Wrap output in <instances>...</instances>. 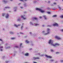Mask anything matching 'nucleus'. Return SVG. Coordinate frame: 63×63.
<instances>
[{
  "instance_id": "obj_1",
  "label": "nucleus",
  "mask_w": 63,
  "mask_h": 63,
  "mask_svg": "<svg viewBox=\"0 0 63 63\" xmlns=\"http://www.w3.org/2000/svg\"><path fill=\"white\" fill-rule=\"evenodd\" d=\"M48 43L50 44H51V46H52L53 47H56V46H59V44L57 43H56L55 44H53V42L52 41H51V40H50L48 42Z\"/></svg>"
},
{
  "instance_id": "obj_2",
  "label": "nucleus",
  "mask_w": 63,
  "mask_h": 63,
  "mask_svg": "<svg viewBox=\"0 0 63 63\" xmlns=\"http://www.w3.org/2000/svg\"><path fill=\"white\" fill-rule=\"evenodd\" d=\"M35 9L36 10H38V11H40V12H41V13H44L45 12V11H44L41 9H40L39 8H37Z\"/></svg>"
},
{
  "instance_id": "obj_3",
  "label": "nucleus",
  "mask_w": 63,
  "mask_h": 63,
  "mask_svg": "<svg viewBox=\"0 0 63 63\" xmlns=\"http://www.w3.org/2000/svg\"><path fill=\"white\" fill-rule=\"evenodd\" d=\"M47 33L44 34V35H47V34H49V31L50 30V29H49L48 28H47Z\"/></svg>"
},
{
  "instance_id": "obj_4",
  "label": "nucleus",
  "mask_w": 63,
  "mask_h": 63,
  "mask_svg": "<svg viewBox=\"0 0 63 63\" xmlns=\"http://www.w3.org/2000/svg\"><path fill=\"white\" fill-rule=\"evenodd\" d=\"M55 38L56 39H57L58 40H61V38H60V37L58 36H56L55 37Z\"/></svg>"
},
{
  "instance_id": "obj_5",
  "label": "nucleus",
  "mask_w": 63,
  "mask_h": 63,
  "mask_svg": "<svg viewBox=\"0 0 63 63\" xmlns=\"http://www.w3.org/2000/svg\"><path fill=\"white\" fill-rule=\"evenodd\" d=\"M53 25L54 26H57V27H58V26H59L58 24H57V23H55L54 24H53Z\"/></svg>"
},
{
  "instance_id": "obj_6",
  "label": "nucleus",
  "mask_w": 63,
  "mask_h": 63,
  "mask_svg": "<svg viewBox=\"0 0 63 63\" xmlns=\"http://www.w3.org/2000/svg\"><path fill=\"white\" fill-rule=\"evenodd\" d=\"M47 10H56L57 9L56 8H47Z\"/></svg>"
},
{
  "instance_id": "obj_7",
  "label": "nucleus",
  "mask_w": 63,
  "mask_h": 63,
  "mask_svg": "<svg viewBox=\"0 0 63 63\" xmlns=\"http://www.w3.org/2000/svg\"><path fill=\"white\" fill-rule=\"evenodd\" d=\"M45 56L47 58H52L51 56H48L47 55H46Z\"/></svg>"
},
{
  "instance_id": "obj_8",
  "label": "nucleus",
  "mask_w": 63,
  "mask_h": 63,
  "mask_svg": "<svg viewBox=\"0 0 63 63\" xmlns=\"http://www.w3.org/2000/svg\"><path fill=\"white\" fill-rule=\"evenodd\" d=\"M9 16V14H7L5 16V17L6 18H8Z\"/></svg>"
},
{
  "instance_id": "obj_9",
  "label": "nucleus",
  "mask_w": 63,
  "mask_h": 63,
  "mask_svg": "<svg viewBox=\"0 0 63 63\" xmlns=\"http://www.w3.org/2000/svg\"><path fill=\"white\" fill-rule=\"evenodd\" d=\"M43 17H44V19L45 20L47 19V16L46 15H44L43 16Z\"/></svg>"
},
{
  "instance_id": "obj_10",
  "label": "nucleus",
  "mask_w": 63,
  "mask_h": 63,
  "mask_svg": "<svg viewBox=\"0 0 63 63\" xmlns=\"http://www.w3.org/2000/svg\"><path fill=\"white\" fill-rule=\"evenodd\" d=\"M29 55V54L28 53H26L25 54V56H28Z\"/></svg>"
},
{
  "instance_id": "obj_11",
  "label": "nucleus",
  "mask_w": 63,
  "mask_h": 63,
  "mask_svg": "<svg viewBox=\"0 0 63 63\" xmlns=\"http://www.w3.org/2000/svg\"><path fill=\"white\" fill-rule=\"evenodd\" d=\"M21 17H22V18H23V19H26V18H24V17L23 16H21Z\"/></svg>"
},
{
  "instance_id": "obj_12",
  "label": "nucleus",
  "mask_w": 63,
  "mask_h": 63,
  "mask_svg": "<svg viewBox=\"0 0 63 63\" xmlns=\"http://www.w3.org/2000/svg\"><path fill=\"white\" fill-rule=\"evenodd\" d=\"M3 2H4V3H5L6 4V3H7V2H8V1H5V0H3Z\"/></svg>"
},
{
  "instance_id": "obj_13",
  "label": "nucleus",
  "mask_w": 63,
  "mask_h": 63,
  "mask_svg": "<svg viewBox=\"0 0 63 63\" xmlns=\"http://www.w3.org/2000/svg\"><path fill=\"white\" fill-rule=\"evenodd\" d=\"M20 20H21V18H19L17 19V21H20Z\"/></svg>"
},
{
  "instance_id": "obj_14",
  "label": "nucleus",
  "mask_w": 63,
  "mask_h": 63,
  "mask_svg": "<svg viewBox=\"0 0 63 63\" xmlns=\"http://www.w3.org/2000/svg\"><path fill=\"white\" fill-rule=\"evenodd\" d=\"M6 15V14L4 13H2V16H5V15Z\"/></svg>"
},
{
  "instance_id": "obj_15",
  "label": "nucleus",
  "mask_w": 63,
  "mask_h": 63,
  "mask_svg": "<svg viewBox=\"0 0 63 63\" xmlns=\"http://www.w3.org/2000/svg\"><path fill=\"white\" fill-rule=\"evenodd\" d=\"M25 42L26 43H27V44H28L29 43V41H28V40H26Z\"/></svg>"
},
{
  "instance_id": "obj_16",
  "label": "nucleus",
  "mask_w": 63,
  "mask_h": 63,
  "mask_svg": "<svg viewBox=\"0 0 63 63\" xmlns=\"http://www.w3.org/2000/svg\"><path fill=\"white\" fill-rule=\"evenodd\" d=\"M30 25H33V23H32V22H30Z\"/></svg>"
},
{
  "instance_id": "obj_17",
  "label": "nucleus",
  "mask_w": 63,
  "mask_h": 63,
  "mask_svg": "<svg viewBox=\"0 0 63 63\" xmlns=\"http://www.w3.org/2000/svg\"><path fill=\"white\" fill-rule=\"evenodd\" d=\"M9 33H10V34H11V35L14 34V33L13 32H9Z\"/></svg>"
},
{
  "instance_id": "obj_18",
  "label": "nucleus",
  "mask_w": 63,
  "mask_h": 63,
  "mask_svg": "<svg viewBox=\"0 0 63 63\" xmlns=\"http://www.w3.org/2000/svg\"><path fill=\"white\" fill-rule=\"evenodd\" d=\"M23 26L22 25L21 27V30H22V29H23Z\"/></svg>"
},
{
  "instance_id": "obj_19",
  "label": "nucleus",
  "mask_w": 63,
  "mask_h": 63,
  "mask_svg": "<svg viewBox=\"0 0 63 63\" xmlns=\"http://www.w3.org/2000/svg\"><path fill=\"white\" fill-rule=\"evenodd\" d=\"M13 10H14L15 12H16V11L17 10V9H16V8H14L13 9Z\"/></svg>"
},
{
  "instance_id": "obj_20",
  "label": "nucleus",
  "mask_w": 63,
  "mask_h": 63,
  "mask_svg": "<svg viewBox=\"0 0 63 63\" xmlns=\"http://www.w3.org/2000/svg\"><path fill=\"white\" fill-rule=\"evenodd\" d=\"M57 16V15H54L52 16V17H56Z\"/></svg>"
},
{
  "instance_id": "obj_21",
  "label": "nucleus",
  "mask_w": 63,
  "mask_h": 63,
  "mask_svg": "<svg viewBox=\"0 0 63 63\" xmlns=\"http://www.w3.org/2000/svg\"><path fill=\"white\" fill-rule=\"evenodd\" d=\"M14 25L15 26V27H18V25H16V24H15Z\"/></svg>"
},
{
  "instance_id": "obj_22",
  "label": "nucleus",
  "mask_w": 63,
  "mask_h": 63,
  "mask_svg": "<svg viewBox=\"0 0 63 63\" xmlns=\"http://www.w3.org/2000/svg\"><path fill=\"white\" fill-rule=\"evenodd\" d=\"M33 19H35V20H37V19H38L36 17H33Z\"/></svg>"
},
{
  "instance_id": "obj_23",
  "label": "nucleus",
  "mask_w": 63,
  "mask_h": 63,
  "mask_svg": "<svg viewBox=\"0 0 63 63\" xmlns=\"http://www.w3.org/2000/svg\"><path fill=\"white\" fill-rule=\"evenodd\" d=\"M10 48V46H8V47H6V49H8V48Z\"/></svg>"
},
{
  "instance_id": "obj_24",
  "label": "nucleus",
  "mask_w": 63,
  "mask_h": 63,
  "mask_svg": "<svg viewBox=\"0 0 63 63\" xmlns=\"http://www.w3.org/2000/svg\"><path fill=\"white\" fill-rule=\"evenodd\" d=\"M50 61L51 62H53V61H54V60L53 59H51L50 60Z\"/></svg>"
},
{
  "instance_id": "obj_25",
  "label": "nucleus",
  "mask_w": 63,
  "mask_h": 63,
  "mask_svg": "<svg viewBox=\"0 0 63 63\" xmlns=\"http://www.w3.org/2000/svg\"><path fill=\"white\" fill-rule=\"evenodd\" d=\"M47 13L48 14H50V12H47Z\"/></svg>"
},
{
  "instance_id": "obj_26",
  "label": "nucleus",
  "mask_w": 63,
  "mask_h": 63,
  "mask_svg": "<svg viewBox=\"0 0 63 63\" xmlns=\"http://www.w3.org/2000/svg\"><path fill=\"white\" fill-rule=\"evenodd\" d=\"M55 53L56 54H59V52H56Z\"/></svg>"
},
{
  "instance_id": "obj_27",
  "label": "nucleus",
  "mask_w": 63,
  "mask_h": 63,
  "mask_svg": "<svg viewBox=\"0 0 63 63\" xmlns=\"http://www.w3.org/2000/svg\"><path fill=\"white\" fill-rule=\"evenodd\" d=\"M15 47H16V48H18V46H15Z\"/></svg>"
},
{
  "instance_id": "obj_28",
  "label": "nucleus",
  "mask_w": 63,
  "mask_h": 63,
  "mask_svg": "<svg viewBox=\"0 0 63 63\" xmlns=\"http://www.w3.org/2000/svg\"><path fill=\"white\" fill-rule=\"evenodd\" d=\"M60 17H62V18H63V15H61Z\"/></svg>"
},
{
  "instance_id": "obj_29",
  "label": "nucleus",
  "mask_w": 63,
  "mask_h": 63,
  "mask_svg": "<svg viewBox=\"0 0 63 63\" xmlns=\"http://www.w3.org/2000/svg\"><path fill=\"white\" fill-rule=\"evenodd\" d=\"M39 25V24H35V26H37V25Z\"/></svg>"
},
{
  "instance_id": "obj_30",
  "label": "nucleus",
  "mask_w": 63,
  "mask_h": 63,
  "mask_svg": "<svg viewBox=\"0 0 63 63\" xmlns=\"http://www.w3.org/2000/svg\"><path fill=\"white\" fill-rule=\"evenodd\" d=\"M36 59H39V58L38 57L36 58Z\"/></svg>"
},
{
  "instance_id": "obj_31",
  "label": "nucleus",
  "mask_w": 63,
  "mask_h": 63,
  "mask_svg": "<svg viewBox=\"0 0 63 63\" xmlns=\"http://www.w3.org/2000/svg\"><path fill=\"white\" fill-rule=\"evenodd\" d=\"M33 59L36 60V58L35 57H33Z\"/></svg>"
},
{
  "instance_id": "obj_32",
  "label": "nucleus",
  "mask_w": 63,
  "mask_h": 63,
  "mask_svg": "<svg viewBox=\"0 0 63 63\" xmlns=\"http://www.w3.org/2000/svg\"><path fill=\"white\" fill-rule=\"evenodd\" d=\"M53 4H54V5H56V3H55V2H54L53 3Z\"/></svg>"
},
{
  "instance_id": "obj_33",
  "label": "nucleus",
  "mask_w": 63,
  "mask_h": 63,
  "mask_svg": "<svg viewBox=\"0 0 63 63\" xmlns=\"http://www.w3.org/2000/svg\"><path fill=\"white\" fill-rule=\"evenodd\" d=\"M12 40H14L15 39V38H11Z\"/></svg>"
},
{
  "instance_id": "obj_34",
  "label": "nucleus",
  "mask_w": 63,
  "mask_h": 63,
  "mask_svg": "<svg viewBox=\"0 0 63 63\" xmlns=\"http://www.w3.org/2000/svg\"><path fill=\"white\" fill-rule=\"evenodd\" d=\"M22 45V43L20 44V47H21V46Z\"/></svg>"
},
{
  "instance_id": "obj_35",
  "label": "nucleus",
  "mask_w": 63,
  "mask_h": 63,
  "mask_svg": "<svg viewBox=\"0 0 63 63\" xmlns=\"http://www.w3.org/2000/svg\"><path fill=\"white\" fill-rule=\"evenodd\" d=\"M19 1H22V2H24V0H19Z\"/></svg>"
},
{
  "instance_id": "obj_36",
  "label": "nucleus",
  "mask_w": 63,
  "mask_h": 63,
  "mask_svg": "<svg viewBox=\"0 0 63 63\" xmlns=\"http://www.w3.org/2000/svg\"><path fill=\"white\" fill-rule=\"evenodd\" d=\"M5 8H10V7H5Z\"/></svg>"
},
{
  "instance_id": "obj_37",
  "label": "nucleus",
  "mask_w": 63,
  "mask_h": 63,
  "mask_svg": "<svg viewBox=\"0 0 63 63\" xmlns=\"http://www.w3.org/2000/svg\"><path fill=\"white\" fill-rule=\"evenodd\" d=\"M38 38L39 39H42V38L40 37H39Z\"/></svg>"
},
{
  "instance_id": "obj_38",
  "label": "nucleus",
  "mask_w": 63,
  "mask_h": 63,
  "mask_svg": "<svg viewBox=\"0 0 63 63\" xmlns=\"http://www.w3.org/2000/svg\"><path fill=\"white\" fill-rule=\"evenodd\" d=\"M47 26H49V27H51V26L50 25H48Z\"/></svg>"
},
{
  "instance_id": "obj_39",
  "label": "nucleus",
  "mask_w": 63,
  "mask_h": 63,
  "mask_svg": "<svg viewBox=\"0 0 63 63\" xmlns=\"http://www.w3.org/2000/svg\"><path fill=\"white\" fill-rule=\"evenodd\" d=\"M20 34H24L22 32H20Z\"/></svg>"
},
{
  "instance_id": "obj_40",
  "label": "nucleus",
  "mask_w": 63,
  "mask_h": 63,
  "mask_svg": "<svg viewBox=\"0 0 63 63\" xmlns=\"http://www.w3.org/2000/svg\"><path fill=\"white\" fill-rule=\"evenodd\" d=\"M3 47H0V48H3Z\"/></svg>"
},
{
  "instance_id": "obj_41",
  "label": "nucleus",
  "mask_w": 63,
  "mask_h": 63,
  "mask_svg": "<svg viewBox=\"0 0 63 63\" xmlns=\"http://www.w3.org/2000/svg\"><path fill=\"white\" fill-rule=\"evenodd\" d=\"M61 31H62V32H63V29H62L61 30Z\"/></svg>"
},
{
  "instance_id": "obj_42",
  "label": "nucleus",
  "mask_w": 63,
  "mask_h": 63,
  "mask_svg": "<svg viewBox=\"0 0 63 63\" xmlns=\"http://www.w3.org/2000/svg\"><path fill=\"white\" fill-rule=\"evenodd\" d=\"M45 32L44 31H43L42 32V33H45Z\"/></svg>"
},
{
  "instance_id": "obj_43",
  "label": "nucleus",
  "mask_w": 63,
  "mask_h": 63,
  "mask_svg": "<svg viewBox=\"0 0 63 63\" xmlns=\"http://www.w3.org/2000/svg\"><path fill=\"white\" fill-rule=\"evenodd\" d=\"M42 27H44V26H45V25H42Z\"/></svg>"
},
{
  "instance_id": "obj_44",
  "label": "nucleus",
  "mask_w": 63,
  "mask_h": 63,
  "mask_svg": "<svg viewBox=\"0 0 63 63\" xmlns=\"http://www.w3.org/2000/svg\"><path fill=\"white\" fill-rule=\"evenodd\" d=\"M21 24H18V26H21Z\"/></svg>"
},
{
  "instance_id": "obj_45",
  "label": "nucleus",
  "mask_w": 63,
  "mask_h": 63,
  "mask_svg": "<svg viewBox=\"0 0 63 63\" xmlns=\"http://www.w3.org/2000/svg\"><path fill=\"white\" fill-rule=\"evenodd\" d=\"M40 56H44V55H40Z\"/></svg>"
},
{
  "instance_id": "obj_46",
  "label": "nucleus",
  "mask_w": 63,
  "mask_h": 63,
  "mask_svg": "<svg viewBox=\"0 0 63 63\" xmlns=\"http://www.w3.org/2000/svg\"><path fill=\"white\" fill-rule=\"evenodd\" d=\"M20 4H21V3H19L18 4V5H20Z\"/></svg>"
},
{
  "instance_id": "obj_47",
  "label": "nucleus",
  "mask_w": 63,
  "mask_h": 63,
  "mask_svg": "<svg viewBox=\"0 0 63 63\" xmlns=\"http://www.w3.org/2000/svg\"><path fill=\"white\" fill-rule=\"evenodd\" d=\"M40 55V54L39 53L37 54L36 55Z\"/></svg>"
},
{
  "instance_id": "obj_48",
  "label": "nucleus",
  "mask_w": 63,
  "mask_h": 63,
  "mask_svg": "<svg viewBox=\"0 0 63 63\" xmlns=\"http://www.w3.org/2000/svg\"><path fill=\"white\" fill-rule=\"evenodd\" d=\"M24 14H26L27 13H26V12H24Z\"/></svg>"
},
{
  "instance_id": "obj_49",
  "label": "nucleus",
  "mask_w": 63,
  "mask_h": 63,
  "mask_svg": "<svg viewBox=\"0 0 63 63\" xmlns=\"http://www.w3.org/2000/svg\"><path fill=\"white\" fill-rule=\"evenodd\" d=\"M0 41H2V40L1 39H0Z\"/></svg>"
},
{
  "instance_id": "obj_50",
  "label": "nucleus",
  "mask_w": 63,
  "mask_h": 63,
  "mask_svg": "<svg viewBox=\"0 0 63 63\" xmlns=\"http://www.w3.org/2000/svg\"><path fill=\"white\" fill-rule=\"evenodd\" d=\"M30 34H32V33L31 32H30Z\"/></svg>"
},
{
  "instance_id": "obj_51",
  "label": "nucleus",
  "mask_w": 63,
  "mask_h": 63,
  "mask_svg": "<svg viewBox=\"0 0 63 63\" xmlns=\"http://www.w3.org/2000/svg\"><path fill=\"white\" fill-rule=\"evenodd\" d=\"M0 51H2L3 50L2 49H0Z\"/></svg>"
},
{
  "instance_id": "obj_52",
  "label": "nucleus",
  "mask_w": 63,
  "mask_h": 63,
  "mask_svg": "<svg viewBox=\"0 0 63 63\" xmlns=\"http://www.w3.org/2000/svg\"><path fill=\"white\" fill-rule=\"evenodd\" d=\"M33 44H31L32 46H33Z\"/></svg>"
},
{
  "instance_id": "obj_53",
  "label": "nucleus",
  "mask_w": 63,
  "mask_h": 63,
  "mask_svg": "<svg viewBox=\"0 0 63 63\" xmlns=\"http://www.w3.org/2000/svg\"><path fill=\"white\" fill-rule=\"evenodd\" d=\"M48 3H50V1H48Z\"/></svg>"
},
{
  "instance_id": "obj_54",
  "label": "nucleus",
  "mask_w": 63,
  "mask_h": 63,
  "mask_svg": "<svg viewBox=\"0 0 63 63\" xmlns=\"http://www.w3.org/2000/svg\"><path fill=\"white\" fill-rule=\"evenodd\" d=\"M13 1V0H10V1Z\"/></svg>"
},
{
  "instance_id": "obj_55",
  "label": "nucleus",
  "mask_w": 63,
  "mask_h": 63,
  "mask_svg": "<svg viewBox=\"0 0 63 63\" xmlns=\"http://www.w3.org/2000/svg\"><path fill=\"white\" fill-rule=\"evenodd\" d=\"M61 10V8H59V10Z\"/></svg>"
},
{
  "instance_id": "obj_56",
  "label": "nucleus",
  "mask_w": 63,
  "mask_h": 63,
  "mask_svg": "<svg viewBox=\"0 0 63 63\" xmlns=\"http://www.w3.org/2000/svg\"><path fill=\"white\" fill-rule=\"evenodd\" d=\"M61 62H63V60L61 61Z\"/></svg>"
},
{
  "instance_id": "obj_57",
  "label": "nucleus",
  "mask_w": 63,
  "mask_h": 63,
  "mask_svg": "<svg viewBox=\"0 0 63 63\" xmlns=\"http://www.w3.org/2000/svg\"><path fill=\"white\" fill-rule=\"evenodd\" d=\"M39 18H42V17H39Z\"/></svg>"
},
{
  "instance_id": "obj_58",
  "label": "nucleus",
  "mask_w": 63,
  "mask_h": 63,
  "mask_svg": "<svg viewBox=\"0 0 63 63\" xmlns=\"http://www.w3.org/2000/svg\"><path fill=\"white\" fill-rule=\"evenodd\" d=\"M5 57V56H4L2 58L3 59H4V58Z\"/></svg>"
},
{
  "instance_id": "obj_59",
  "label": "nucleus",
  "mask_w": 63,
  "mask_h": 63,
  "mask_svg": "<svg viewBox=\"0 0 63 63\" xmlns=\"http://www.w3.org/2000/svg\"><path fill=\"white\" fill-rule=\"evenodd\" d=\"M51 51H53V50H51Z\"/></svg>"
},
{
  "instance_id": "obj_60",
  "label": "nucleus",
  "mask_w": 63,
  "mask_h": 63,
  "mask_svg": "<svg viewBox=\"0 0 63 63\" xmlns=\"http://www.w3.org/2000/svg\"><path fill=\"white\" fill-rule=\"evenodd\" d=\"M23 24H24V23H23L22 24V25H23Z\"/></svg>"
},
{
  "instance_id": "obj_61",
  "label": "nucleus",
  "mask_w": 63,
  "mask_h": 63,
  "mask_svg": "<svg viewBox=\"0 0 63 63\" xmlns=\"http://www.w3.org/2000/svg\"><path fill=\"white\" fill-rule=\"evenodd\" d=\"M56 62H57V61H56V62H55V63H56Z\"/></svg>"
},
{
  "instance_id": "obj_62",
  "label": "nucleus",
  "mask_w": 63,
  "mask_h": 63,
  "mask_svg": "<svg viewBox=\"0 0 63 63\" xmlns=\"http://www.w3.org/2000/svg\"><path fill=\"white\" fill-rule=\"evenodd\" d=\"M26 28V29H28V28Z\"/></svg>"
},
{
  "instance_id": "obj_63",
  "label": "nucleus",
  "mask_w": 63,
  "mask_h": 63,
  "mask_svg": "<svg viewBox=\"0 0 63 63\" xmlns=\"http://www.w3.org/2000/svg\"><path fill=\"white\" fill-rule=\"evenodd\" d=\"M32 49V48L30 49V50H31Z\"/></svg>"
},
{
  "instance_id": "obj_64",
  "label": "nucleus",
  "mask_w": 63,
  "mask_h": 63,
  "mask_svg": "<svg viewBox=\"0 0 63 63\" xmlns=\"http://www.w3.org/2000/svg\"><path fill=\"white\" fill-rule=\"evenodd\" d=\"M59 8H60V7H59Z\"/></svg>"
}]
</instances>
